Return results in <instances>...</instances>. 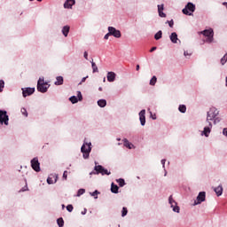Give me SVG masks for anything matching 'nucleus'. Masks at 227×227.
<instances>
[{
  "mask_svg": "<svg viewBox=\"0 0 227 227\" xmlns=\"http://www.w3.org/2000/svg\"><path fill=\"white\" fill-rule=\"evenodd\" d=\"M81 153H82L83 159H90V153H91V142H86V140H84L81 147Z\"/></svg>",
  "mask_w": 227,
  "mask_h": 227,
  "instance_id": "2",
  "label": "nucleus"
},
{
  "mask_svg": "<svg viewBox=\"0 0 227 227\" xmlns=\"http://www.w3.org/2000/svg\"><path fill=\"white\" fill-rule=\"evenodd\" d=\"M98 107H102V108L106 107V106H107V100L98 99Z\"/></svg>",
  "mask_w": 227,
  "mask_h": 227,
  "instance_id": "23",
  "label": "nucleus"
},
{
  "mask_svg": "<svg viewBox=\"0 0 227 227\" xmlns=\"http://www.w3.org/2000/svg\"><path fill=\"white\" fill-rule=\"evenodd\" d=\"M49 88H51L49 82H45V78L43 76L39 77L36 86L37 91H39V93H47V91H49Z\"/></svg>",
  "mask_w": 227,
  "mask_h": 227,
  "instance_id": "1",
  "label": "nucleus"
},
{
  "mask_svg": "<svg viewBox=\"0 0 227 227\" xmlns=\"http://www.w3.org/2000/svg\"><path fill=\"white\" fill-rule=\"evenodd\" d=\"M216 116H219V110L213 106L207 113L206 123H212Z\"/></svg>",
  "mask_w": 227,
  "mask_h": 227,
  "instance_id": "3",
  "label": "nucleus"
},
{
  "mask_svg": "<svg viewBox=\"0 0 227 227\" xmlns=\"http://www.w3.org/2000/svg\"><path fill=\"white\" fill-rule=\"evenodd\" d=\"M122 142H123L125 148H128L129 150H133L134 148H136V145H134V144L130 143L129 141V139H127V138H123Z\"/></svg>",
  "mask_w": 227,
  "mask_h": 227,
  "instance_id": "17",
  "label": "nucleus"
},
{
  "mask_svg": "<svg viewBox=\"0 0 227 227\" xmlns=\"http://www.w3.org/2000/svg\"><path fill=\"white\" fill-rule=\"evenodd\" d=\"M26 189V191H27V186H26V188H24V190Z\"/></svg>",
  "mask_w": 227,
  "mask_h": 227,
  "instance_id": "64",
  "label": "nucleus"
},
{
  "mask_svg": "<svg viewBox=\"0 0 227 227\" xmlns=\"http://www.w3.org/2000/svg\"><path fill=\"white\" fill-rule=\"evenodd\" d=\"M225 86L227 88V76L225 77Z\"/></svg>",
  "mask_w": 227,
  "mask_h": 227,
  "instance_id": "56",
  "label": "nucleus"
},
{
  "mask_svg": "<svg viewBox=\"0 0 227 227\" xmlns=\"http://www.w3.org/2000/svg\"><path fill=\"white\" fill-rule=\"evenodd\" d=\"M57 224L59 227H63L65 226V221L63 220V218H59L57 219Z\"/></svg>",
  "mask_w": 227,
  "mask_h": 227,
  "instance_id": "29",
  "label": "nucleus"
},
{
  "mask_svg": "<svg viewBox=\"0 0 227 227\" xmlns=\"http://www.w3.org/2000/svg\"><path fill=\"white\" fill-rule=\"evenodd\" d=\"M194 12H196V4H194L192 2H188L184 8L182 10L184 15H188L190 17Z\"/></svg>",
  "mask_w": 227,
  "mask_h": 227,
  "instance_id": "5",
  "label": "nucleus"
},
{
  "mask_svg": "<svg viewBox=\"0 0 227 227\" xmlns=\"http://www.w3.org/2000/svg\"><path fill=\"white\" fill-rule=\"evenodd\" d=\"M137 180H139L141 177H139V176H137Z\"/></svg>",
  "mask_w": 227,
  "mask_h": 227,
  "instance_id": "63",
  "label": "nucleus"
},
{
  "mask_svg": "<svg viewBox=\"0 0 227 227\" xmlns=\"http://www.w3.org/2000/svg\"><path fill=\"white\" fill-rule=\"evenodd\" d=\"M3 90H4V81L0 80V93H3Z\"/></svg>",
  "mask_w": 227,
  "mask_h": 227,
  "instance_id": "37",
  "label": "nucleus"
},
{
  "mask_svg": "<svg viewBox=\"0 0 227 227\" xmlns=\"http://www.w3.org/2000/svg\"><path fill=\"white\" fill-rule=\"evenodd\" d=\"M63 178H64V180H67V178H68V171H67V170L64 171Z\"/></svg>",
  "mask_w": 227,
  "mask_h": 227,
  "instance_id": "45",
  "label": "nucleus"
},
{
  "mask_svg": "<svg viewBox=\"0 0 227 227\" xmlns=\"http://www.w3.org/2000/svg\"><path fill=\"white\" fill-rule=\"evenodd\" d=\"M106 79L108 82H114L116 81V73L114 72H108L106 74Z\"/></svg>",
  "mask_w": 227,
  "mask_h": 227,
  "instance_id": "15",
  "label": "nucleus"
},
{
  "mask_svg": "<svg viewBox=\"0 0 227 227\" xmlns=\"http://www.w3.org/2000/svg\"><path fill=\"white\" fill-rule=\"evenodd\" d=\"M140 125L145 127L146 125V110L143 109L138 113Z\"/></svg>",
  "mask_w": 227,
  "mask_h": 227,
  "instance_id": "14",
  "label": "nucleus"
},
{
  "mask_svg": "<svg viewBox=\"0 0 227 227\" xmlns=\"http://www.w3.org/2000/svg\"><path fill=\"white\" fill-rule=\"evenodd\" d=\"M83 58L88 60V51H84Z\"/></svg>",
  "mask_w": 227,
  "mask_h": 227,
  "instance_id": "48",
  "label": "nucleus"
},
{
  "mask_svg": "<svg viewBox=\"0 0 227 227\" xmlns=\"http://www.w3.org/2000/svg\"><path fill=\"white\" fill-rule=\"evenodd\" d=\"M103 82H106V78L103 79Z\"/></svg>",
  "mask_w": 227,
  "mask_h": 227,
  "instance_id": "62",
  "label": "nucleus"
},
{
  "mask_svg": "<svg viewBox=\"0 0 227 227\" xmlns=\"http://www.w3.org/2000/svg\"><path fill=\"white\" fill-rule=\"evenodd\" d=\"M56 182H58V176H56L55 181L52 180V177H48L47 178V184L49 185H52V184H56Z\"/></svg>",
  "mask_w": 227,
  "mask_h": 227,
  "instance_id": "28",
  "label": "nucleus"
},
{
  "mask_svg": "<svg viewBox=\"0 0 227 227\" xmlns=\"http://www.w3.org/2000/svg\"><path fill=\"white\" fill-rule=\"evenodd\" d=\"M149 84L151 86H155V84H157V76H153L152 79L150 80Z\"/></svg>",
  "mask_w": 227,
  "mask_h": 227,
  "instance_id": "32",
  "label": "nucleus"
},
{
  "mask_svg": "<svg viewBox=\"0 0 227 227\" xmlns=\"http://www.w3.org/2000/svg\"><path fill=\"white\" fill-rule=\"evenodd\" d=\"M84 192H86V190L84 188L79 189L77 192V194H76L77 198H80V196H82V194H84Z\"/></svg>",
  "mask_w": 227,
  "mask_h": 227,
  "instance_id": "34",
  "label": "nucleus"
},
{
  "mask_svg": "<svg viewBox=\"0 0 227 227\" xmlns=\"http://www.w3.org/2000/svg\"><path fill=\"white\" fill-rule=\"evenodd\" d=\"M21 114L27 118V110L26 108H21Z\"/></svg>",
  "mask_w": 227,
  "mask_h": 227,
  "instance_id": "43",
  "label": "nucleus"
},
{
  "mask_svg": "<svg viewBox=\"0 0 227 227\" xmlns=\"http://www.w3.org/2000/svg\"><path fill=\"white\" fill-rule=\"evenodd\" d=\"M212 122L206 123V126L204 127L203 130L200 132V136L204 137H209L210 133L212 132Z\"/></svg>",
  "mask_w": 227,
  "mask_h": 227,
  "instance_id": "8",
  "label": "nucleus"
},
{
  "mask_svg": "<svg viewBox=\"0 0 227 227\" xmlns=\"http://www.w3.org/2000/svg\"><path fill=\"white\" fill-rule=\"evenodd\" d=\"M91 175H98V173H97V170H93L90 173V176H91Z\"/></svg>",
  "mask_w": 227,
  "mask_h": 227,
  "instance_id": "50",
  "label": "nucleus"
},
{
  "mask_svg": "<svg viewBox=\"0 0 227 227\" xmlns=\"http://www.w3.org/2000/svg\"><path fill=\"white\" fill-rule=\"evenodd\" d=\"M10 116L8 115V112L6 110H0V125L4 123L6 126L9 125Z\"/></svg>",
  "mask_w": 227,
  "mask_h": 227,
  "instance_id": "6",
  "label": "nucleus"
},
{
  "mask_svg": "<svg viewBox=\"0 0 227 227\" xmlns=\"http://www.w3.org/2000/svg\"><path fill=\"white\" fill-rule=\"evenodd\" d=\"M173 212H176V214H180V207H178V205H175V204H171L170 205Z\"/></svg>",
  "mask_w": 227,
  "mask_h": 227,
  "instance_id": "25",
  "label": "nucleus"
},
{
  "mask_svg": "<svg viewBox=\"0 0 227 227\" xmlns=\"http://www.w3.org/2000/svg\"><path fill=\"white\" fill-rule=\"evenodd\" d=\"M158 12H164V4H158Z\"/></svg>",
  "mask_w": 227,
  "mask_h": 227,
  "instance_id": "44",
  "label": "nucleus"
},
{
  "mask_svg": "<svg viewBox=\"0 0 227 227\" xmlns=\"http://www.w3.org/2000/svg\"><path fill=\"white\" fill-rule=\"evenodd\" d=\"M108 32L111 36H114V38H121V32L114 27H108Z\"/></svg>",
  "mask_w": 227,
  "mask_h": 227,
  "instance_id": "12",
  "label": "nucleus"
},
{
  "mask_svg": "<svg viewBox=\"0 0 227 227\" xmlns=\"http://www.w3.org/2000/svg\"><path fill=\"white\" fill-rule=\"evenodd\" d=\"M71 104H77V102H82V93L80 90L77 91V97L72 96L69 98Z\"/></svg>",
  "mask_w": 227,
  "mask_h": 227,
  "instance_id": "13",
  "label": "nucleus"
},
{
  "mask_svg": "<svg viewBox=\"0 0 227 227\" xmlns=\"http://www.w3.org/2000/svg\"><path fill=\"white\" fill-rule=\"evenodd\" d=\"M22 192H26V190H24V188L21 189Z\"/></svg>",
  "mask_w": 227,
  "mask_h": 227,
  "instance_id": "58",
  "label": "nucleus"
},
{
  "mask_svg": "<svg viewBox=\"0 0 227 227\" xmlns=\"http://www.w3.org/2000/svg\"><path fill=\"white\" fill-rule=\"evenodd\" d=\"M109 36H111L110 32H108L107 34L105 35L104 39L105 40H109Z\"/></svg>",
  "mask_w": 227,
  "mask_h": 227,
  "instance_id": "46",
  "label": "nucleus"
},
{
  "mask_svg": "<svg viewBox=\"0 0 227 227\" xmlns=\"http://www.w3.org/2000/svg\"><path fill=\"white\" fill-rule=\"evenodd\" d=\"M221 65L224 66L227 63V53L220 60Z\"/></svg>",
  "mask_w": 227,
  "mask_h": 227,
  "instance_id": "35",
  "label": "nucleus"
},
{
  "mask_svg": "<svg viewBox=\"0 0 227 227\" xmlns=\"http://www.w3.org/2000/svg\"><path fill=\"white\" fill-rule=\"evenodd\" d=\"M87 212H88V209L84 208L83 211H82V215H86Z\"/></svg>",
  "mask_w": 227,
  "mask_h": 227,
  "instance_id": "51",
  "label": "nucleus"
},
{
  "mask_svg": "<svg viewBox=\"0 0 227 227\" xmlns=\"http://www.w3.org/2000/svg\"><path fill=\"white\" fill-rule=\"evenodd\" d=\"M152 118H153V120H157V116L156 115H153Z\"/></svg>",
  "mask_w": 227,
  "mask_h": 227,
  "instance_id": "55",
  "label": "nucleus"
},
{
  "mask_svg": "<svg viewBox=\"0 0 227 227\" xmlns=\"http://www.w3.org/2000/svg\"><path fill=\"white\" fill-rule=\"evenodd\" d=\"M119 191H120V187H118V184L112 183L111 184V192H113V194H118Z\"/></svg>",
  "mask_w": 227,
  "mask_h": 227,
  "instance_id": "21",
  "label": "nucleus"
},
{
  "mask_svg": "<svg viewBox=\"0 0 227 227\" xmlns=\"http://www.w3.org/2000/svg\"><path fill=\"white\" fill-rule=\"evenodd\" d=\"M159 17H161V19H166V13H164V11H158Z\"/></svg>",
  "mask_w": 227,
  "mask_h": 227,
  "instance_id": "39",
  "label": "nucleus"
},
{
  "mask_svg": "<svg viewBox=\"0 0 227 227\" xmlns=\"http://www.w3.org/2000/svg\"><path fill=\"white\" fill-rule=\"evenodd\" d=\"M169 39L172 43H178V42H180V39H178V34H176V32H172L169 35Z\"/></svg>",
  "mask_w": 227,
  "mask_h": 227,
  "instance_id": "16",
  "label": "nucleus"
},
{
  "mask_svg": "<svg viewBox=\"0 0 227 227\" xmlns=\"http://www.w3.org/2000/svg\"><path fill=\"white\" fill-rule=\"evenodd\" d=\"M139 68H140L139 65H137L136 70L139 71Z\"/></svg>",
  "mask_w": 227,
  "mask_h": 227,
  "instance_id": "54",
  "label": "nucleus"
},
{
  "mask_svg": "<svg viewBox=\"0 0 227 227\" xmlns=\"http://www.w3.org/2000/svg\"><path fill=\"white\" fill-rule=\"evenodd\" d=\"M154 38H155L156 40H160V38H162V31H161V30L158 31V32L154 35Z\"/></svg>",
  "mask_w": 227,
  "mask_h": 227,
  "instance_id": "33",
  "label": "nucleus"
},
{
  "mask_svg": "<svg viewBox=\"0 0 227 227\" xmlns=\"http://www.w3.org/2000/svg\"><path fill=\"white\" fill-rule=\"evenodd\" d=\"M121 145V143H118V146Z\"/></svg>",
  "mask_w": 227,
  "mask_h": 227,
  "instance_id": "61",
  "label": "nucleus"
},
{
  "mask_svg": "<svg viewBox=\"0 0 227 227\" xmlns=\"http://www.w3.org/2000/svg\"><path fill=\"white\" fill-rule=\"evenodd\" d=\"M154 51H157V47H153L151 50H150V52H153Z\"/></svg>",
  "mask_w": 227,
  "mask_h": 227,
  "instance_id": "52",
  "label": "nucleus"
},
{
  "mask_svg": "<svg viewBox=\"0 0 227 227\" xmlns=\"http://www.w3.org/2000/svg\"><path fill=\"white\" fill-rule=\"evenodd\" d=\"M184 56H185L187 58V56H191V53H189V51H184Z\"/></svg>",
  "mask_w": 227,
  "mask_h": 227,
  "instance_id": "49",
  "label": "nucleus"
},
{
  "mask_svg": "<svg viewBox=\"0 0 227 227\" xmlns=\"http://www.w3.org/2000/svg\"><path fill=\"white\" fill-rule=\"evenodd\" d=\"M67 212H73L74 211V206L72 204H69L67 206Z\"/></svg>",
  "mask_w": 227,
  "mask_h": 227,
  "instance_id": "40",
  "label": "nucleus"
},
{
  "mask_svg": "<svg viewBox=\"0 0 227 227\" xmlns=\"http://www.w3.org/2000/svg\"><path fill=\"white\" fill-rule=\"evenodd\" d=\"M87 79H88V76H85V77L82 78V81H81L80 84H82V82H86Z\"/></svg>",
  "mask_w": 227,
  "mask_h": 227,
  "instance_id": "47",
  "label": "nucleus"
},
{
  "mask_svg": "<svg viewBox=\"0 0 227 227\" xmlns=\"http://www.w3.org/2000/svg\"><path fill=\"white\" fill-rule=\"evenodd\" d=\"M200 35L206 36V43H214V29L208 28L203 31H200Z\"/></svg>",
  "mask_w": 227,
  "mask_h": 227,
  "instance_id": "4",
  "label": "nucleus"
},
{
  "mask_svg": "<svg viewBox=\"0 0 227 227\" xmlns=\"http://www.w3.org/2000/svg\"><path fill=\"white\" fill-rule=\"evenodd\" d=\"M207 199V192H199L196 200L194 201L193 205H201V203H203V201H205V200Z\"/></svg>",
  "mask_w": 227,
  "mask_h": 227,
  "instance_id": "10",
  "label": "nucleus"
},
{
  "mask_svg": "<svg viewBox=\"0 0 227 227\" xmlns=\"http://www.w3.org/2000/svg\"><path fill=\"white\" fill-rule=\"evenodd\" d=\"M98 90H99V91H102V87H99V88H98Z\"/></svg>",
  "mask_w": 227,
  "mask_h": 227,
  "instance_id": "57",
  "label": "nucleus"
},
{
  "mask_svg": "<svg viewBox=\"0 0 227 227\" xmlns=\"http://www.w3.org/2000/svg\"><path fill=\"white\" fill-rule=\"evenodd\" d=\"M94 171H97L96 173H98V175H102L103 176H104V175H107V176H109V175H111V171L107 170L102 165H96L94 167Z\"/></svg>",
  "mask_w": 227,
  "mask_h": 227,
  "instance_id": "7",
  "label": "nucleus"
},
{
  "mask_svg": "<svg viewBox=\"0 0 227 227\" xmlns=\"http://www.w3.org/2000/svg\"><path fill=\"white\" fill-rule=\"evenodd\" d=\"M166 24H168L169 27H173V26H175V21H173V20H167Z\"/></svg>",
  "mask_w": 227,
  "mask_h": 227,
  "instance_id": "41",
  "label": "nucleus"
},
{
  "mask_svg": "<svg viewBox=\"0 0 227 227\" xmlns=\"http://www.w3.org/2000/svg\"><path fill=\"white\" fill-rule=\"evenodd\" d=\"M62 208H65V204H62Z\"/></svg>",
  "mask_w": 227,
  "mask_h": 227,
  "instance_id": "60",
  "label": "nucleus"
},
{
  "mask_svg": "<svg viewBox=\"0 0 227 227\" xmlns=\"http://www.w3.org/2000/svg\"><path fill=\"white\" fill-rule=\"evenodd\" d=\"M121 217L127 216V214H129V209L127 207H123L121 211Z\"/></svg>",
  "mask_w": 227,
  "mask_h": 227,
  "instance_id": "30",
  "label": "nucleus"
},
{
  "mask_svg": "<svg viewBox=\"0 0 227 227\" xmlns=\"http://www.w3.org/2000/svg\"><path fill=\"white\" fill-rule=\"evenodd\" d=\"M74 4H75V0H67L64 3V8L67 10H72V6H74Z\"/></svg>",
  "mask_w": 227,
  "mask_h": 227,
  "instance_id": "18",
  "label": "nucleus"
},
{
  "mask_svg": "<svg viewBox=\"0 0 227 227\" xmlns=\"http://www.w3.org/2000/svg\"><path fill=\"white\" fill-rule=\"evenodd\" d=\"M168 203L169 205H176V201L175 200V199H173V195H170L168 197Z\"/></svg>",
  "mask_w": 227,
  "mask_h": 227,
  "instance_id": "36",
  "label": "nucleus"
},
{
  "mask_svg": "<svg viewBox=\"0 0 227 227\" xmlns=\"http://www.w3.org/2000/svg\"><path fill=\"white\" fill-rule=\"evenodd\" d=\"M117 141H121V138H117Z\"/></svg>",
  "mask_w": 227,
  "mask_h": 227,
  "instance_id": "59",
  "label": "nucleus"
},
{
  "mask_svg": "<svg viewBox=\"0 0 227 227\" xmlns=\"http://www.w3.org/2000/svg\"><path fill=\"white\" fill-rule=\"evenodd\" d=\"M216 196H223V185H218L214 188Z\"/></svg>",
  "mask_w": 227,
  "mask_h": 227,
  "instance_id": "22",
  "label": "nucleus"
},
{
  "mask_svg": "<svg viewBox=\"0 0 227 227\" xmlns=\"http://www.w3.org/2000/svg\"><path fill=\"white\" fill-rule=\"evenodd\" d=\"M98 194H100V192L98 190L94 191L93 192H90V196H92L94 200H98Z\"/></svg>",
  "mask_w": 227,
  "mask_h": 227,
  "instance_id": "27",
  "label": "nucleus"
},
{
  "mask_svg": "<svg viewBox=\"0 0 227 227\" xmlns=\"http://www.w3.org/2000/svg\"><path fill=\"white\" fill-rule=\"evenodd\" d=\"M160 162L162 165L163 171H166V159H162Z\"/></svg>",
  "mask_w": 227,
  "mask_h": 227,
  "instance_id": "42",
  "label": "nucleus"
},
{
  "mask_svg": "<svg viewBox=\"0 0 227 227\" xmlns=\"http://www.w3.org/2000/svg\"><path fill=\"white\" fill-rule=\"evenodd\" d=\"M90 63H91L93 74L98 72V67H97V64H95V62H93V59H92V61Z\"/></svg>",
  "mask_w": 227,
  "mask_h": 227,
  "instance_id": "31",
  "label": "nucleus"
},
{
  "mask_svg": "<svg viewBox=\"0 0 227 227\" xmlns=\"http://www.w3.org/2000/svg\"><path fill=\"white\" fill-rule=\"evenodd\" d=\"M214 125H217V123H220L221 122V117H215L214 120Z\"/></svg>",
  "mask_w": 227,
  "mask_h": 227,
  "instance_id": "38",
  "label": "nucleus"
},
{
  "mask_svg": "<svg viewBox=\"0 0 227 227\" xmlns=\"http://www.w3.org/2000/svg\"><path fill=\"white\" fill-rule=\"evenodd\" d=\"M65 82V79L63 76H57L56 81L54 82L55 86H63V83Z\"/></svg>",
  "mask_w": 227,
  "mask_h": 227,
  "instance_id": "20",
  "label": "nucleus"
},
{
  "mask_svg": "<svg viewBox=\"0 0 227 227\" xmlns=\"http://www.w3.org/2000/svg\"><path fill=\"white\" fill-rule=\"evenodd\" d=\"M164 176H168V170H166V168L164 170Z\"/></svg>",
  "mask_w": 227,
  "mask_h": 227,
  "instance_id": "53",
  "label": "nucleus"
},
{
  "mask_svg": "<svg viewBox=\"0 0 227 227\" xmlns=\"http://www.w3.org/2000/svg\"><path fill=\"white\" fill-rule=\"evenodd\" d=\"M35 87L31 88V87H25V88H21V91H22V97L24 98H26V97H31V95H33V93H35Z\"/></svg>",
  "mask_w": 227,
  "mask_h": 227,
  "instance_id": "11",
  "label": "nucleus"
},
{
  "mask_svg": "<svg viewBox=\"0 0 227 227\" xmlns=\"http://www.w3.org/2000/svg\"><path fill=\"white\" fill-rule=\"evenodd\" d=\"M178 111L179 113L185 114V113H187V106L185 105H179Z\"/></svg>",
  "mask_w": 227,
  "mask_h": 227,
  "instance_id": "24",
  "label": "nucleus"
},
{
  "mask_svg": "<svg viewBox=\"0 0 227 227\" xmlns=\"http://www.w3.org/2000/svg\"><path fill=\"white\" fill-rule=\"evenodd\" d=\"M31 168L35 171V173H40L42 168H40V161L38 160V157H35L30 160Z\"/></svg>",
  "mask_w": 227,
  "mask_h": 227,
  "instance_id": "9",
  "label": "nucleus"
},
{
  "mask_svg": "<svg viewBox=\"0 0 227 227\" xmlns=\"http://www.w3.org/2000/svg\"><path fill=\"white\" fill-rule=\"evenodd\" d=\"M61 33H62L63 36H65V38H67L68 36V34L70 33V26H68V25L64 26L61 29Z\"/></svg>",
  "mask_w": 227,
  "mask_h": 227,
  "instance_id": "19",
  "label": "nucleus"
},
{
  "mask_svg": "<svg viewBox=\"0 0 227 227\" xmlns=\"http://www.w3.org/2000/svg\"><path fill=\"white\" fill-rule=\"evenodd\" d=\"M116 182L117 184H119L120 187H125V179L123 178H119V179H116Z\"/></svg>",
  "mask_w": 227,
  "mask_h": 227,
  "instance_id": "26",
  "label": "nucleus"
}]
</instances>
